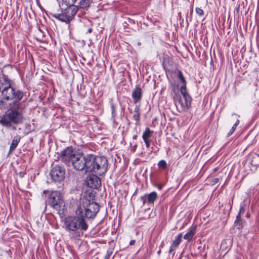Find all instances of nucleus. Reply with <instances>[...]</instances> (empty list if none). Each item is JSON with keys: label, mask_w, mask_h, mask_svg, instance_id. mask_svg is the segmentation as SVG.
I'll return each instance as SVG.
<instances>
[{"label": "nucleus", "mask_w": 259, "mask_h": 259, "mask_svg": "<svg viewBox=\"0 0 259 259\" xmlns=\"http://www.w3.org/2000/svg\"><path fill=\"white\" fill-rule=\"evenodd\" d=\"M59 156L63 163L67 165L71 164L76 170L94 172L102 176L108 169V162L105 156H96L92 154H80L71 146L63 150Z\"/></svg>", "instance_id": "nucleus-1"}, {"label": "nucleus", "mask_w": 259, "mask_h": 259, "mask_svg": "<svg viewBox=\"0 0 259 259\" xmlns=\"http://www.w3.org/2000/svg\"><path fill=\"white\" fill-rule=\"evenodd\" d=\"M64 225L65 230L69 232L75 233L77 236H79V233H82L86 231L89 226L85 219L79 215L75 216H68L64 220Z\"/></svg>", "instance_id": "nucleus-2"}, {"label": "nucleus", "mask_w": 259, "mask_h": 259, "mask_svg": "<svg viewBox=\"0 0 259 259\" xmlns=\"http://www.w3.org/2000/svg\"><path fill=\"white\" fill-rule=\"evenodd\" d=\"M0 94L4 99L6 100H14L15 103H18L23 97L22 91L16 90L11 87L8 78L5 76L0 77Z\"/></svg>", "instance_id": "nucleus-3"}, {"label": "nucleus", "mask_w": 259, "mask_h": 259, "mask_svg": "<svg viewBox=\"0 0 259 259\" xmlns=\"http://www.w3.org/2000/svg\"><path fill=\"white\" fill-rule=\"evenodd\" d=\"M82 205L77 206L75 213L79 215L83 219H94L99 211V205L94 202H91L87 198H83Z\"/></svg>", "instance_id": "nucleus-4"}, {"label": "nucleus", "mask_w": 259, "mask_h": 259, "mask_svg": "<svg viewBox=\"0 0 259 259\" xmlns=\"http://www.w3.org/2000/svg\"><path fill=\"white\" fill-rule=\"evenodd\" d=\"M177 76L181 80V81L183 85L180 89L182 98H181L178 101H176V104L177 106V104H178L183 109L188 108L191 106L192 98L190 95L187 92L186 80L181 70H178Z\"/></svg>", "instance_id": "nucleus-5"}, {"label": "nucleus", "mask_w": 259, "mask_h": 259, "mask_svg": "<svg viewBox=\"0 0 259 259\" xmlns=\"http://www.w3.org/2000/svg\"><path fill=\"white\" fill-rule=\"evenodd\" d=\"M48 202L52 208L59 214L63 213L65 207V203L61 194L58 191L51 193L48 199Z\"/></svg>", "instance_id": "nucleus-6"}, {"label": "nucleus", "mask_w": 259, "mask_h": 259, "mask_svg": "<svg viewBox=\"0 0 259 259\" xmlns=\"http://www.w3.org/2000/svg\"><path fill=\"white\" fill-rule=\"evenodd\" d=\"M78 10V7L77 6H67L66 8L62 9L61 13H55L52 15L54 18L68 24L74 19Z\"/></svg>", "instance_id": "nucleus-7"}, {"label": "nucleus", "mask_w": 259, "mask_h": 259, "mask_svg": "<svg viewBox=\"0 0 259 259\" xmlns=\"http://www.w3.org/2000/svg\"><path fill=\"white\" fill-rule=\"evenodd\" d=\"M22 114L16 109L11 110L6 116L0 118V123L3 126L9 127L12 123L18 124L22 122Z\"/></svg>", "instance_id": "nucleus-8"}, {"label": "nucleus", "mask_w": 259, "mask_h": 259, "mask_svg": "<svg viewBox=\"0 0 259 259\" xmlns=\"http://www.w3.org/2000/svg\"><path fill=\"white\" fill-rule=\"evenodd\" d=\"M65 169L59 165H56L52 167L50 175L55 182L63 181L65 178Z\"/></svg>", "instance_id": "nucleus-9"}, {"label": "nucleus", "mask_w": 259, "mask_h": 259, "mask_svg": "<svg viewBox=\"0 0 259 259\" xmlns=\"http://www.w3.org/2000/svg\"><path fill=\"white\" fill-rule=\"evenodd\" d=\"M87 185L90 188L97 189L101 185L100 178L96 175L92 174L88 176L86 179Z\"/></svg>", "instance_id": "nucleus-10"}, {"label": "nucleus", "mask_w": 259, "mask_h": 259, "mask_svg": "<svg viewBox=\"0 0 259 259\" xmlns=\"http://www.w3.org/2000/svg\"><path fill=\"white\" fill-rule=\"evenodd\" d=\"M157 197V193L154 191L149 194H146L143 196H141L140 199L143 202V206H144L146 203H147L148 205L153 204Z\"/></svg>", "instance_id": "nucleus-11"}, {"label": "nucleus", "mask_w": 259, "mask_h": 259, "mask_svg": "<svg viewBox=\"0 0 259 259\" xmlns=\"http://www.w3.org/2000/svg\"><path fill=\"white\" fill-rule=\"evenodd\" d=\"M132 97L135 104H137L141 101L142 98V92L140 85H136L133 90L132 94Z\"/></svg>", "instance_id": "nucleus-12"}, {"label": "nucleus", "mask_w": 259, "mask_h": 259, "mask_svg": "<svg viewBox=\"0 0 259 259\" xmlns=\"http://www.w3.org/2000/svg\"><path fill=\"white\" fill-rule=\"evenodd\" d=\"M20 140L21 137L19 135H17L14 137L10 146L8 155H10L15 150Z\"/></svg>", "instance_id": "nucleus-13"}, {"label": "nucleus", "mask_w": 259, "mask_h": 259, "mask_svg": "<svg viewBox=\"0 0 259 259\" xmlns=\"http://www.w3.org/2000/svg\"><path fill=\"white\" fill-rule=\"evenodd\" d=\"M196 226H192L189 231L184 235V238L188 241H191L196 234Z\"/></svg>", "instance_id": "nucleus-14"}, {"label": "nucleus", "mask_w": 259, "mask_h": 259, "mask_svg": "<svg viewBox=\"0 0 259 259\" xmlns=\"http://www.w3.org/2000/svg\"><path fill=\"white\" fill-rule=\"evenodd\" d=\"M249 156L251 158L250 164L253 166H259V154L253 153L251 154Z\"/></svg>", "instance_id": "nucleus-15"}, {"label": "nucleus", "mask_w": 259, "mask_h": 259, "mask_svg": "<svg viewBox=\"0 0 259 259\" xmlns=\"http://www.w3.org/2000/svg\"><path fill=\"white\" fill-rule=\"evenodd\" d=\"M153 134V131L150 130L149 127H146L145 131L144 132L142 138L143 140H149Z\"/></svg>", "instance_id": "nucleus-16"}, {"label": "nucleus", "mask_w": 259, "mask_h": 259, "mask_svg": "<svg viewBox=\"0 0 259 259\" xmlns=\"http://www.w3.org/2000/svg\"><path fill=\"white\" fill-rule=\"evenodd\" d=\"M182 233H180L172 241V246L174 248H177L180 245L182 241Z\"/></svg>", "instance_id": "nucleus-17"}, {"label": "nucleus", "mask_w": 259, "mask_h": 259, "mask_svg": "<svg viewBox=\"0 0 259 259\" xmlns=\"http://www.w3.org/2000/svg\"><path fill=\"white\" fill-rule=\"evenodd\" d=\"M91 0H80L79 3V6L80 8L85 9L90 6Z\"/></svg>", "instance_id": "nucleus-18"}, {"label": "nucleus", "mask_w": 259, "mask_h": 259, "mask_svg": "<svg viewBox=\"0 0 259 259\" xmlns=\"http://www.w3.org/2000/svg\"><path fill=\"white\" fill-rule=\"evenodd\" d=\"M234 224L236 227H237V228L238 229H241L242 228L241 216L239 214H237L236 220L234 222Z\"/></svg>", "instance_id": "nucleus-19"}, {"label": "nucleus", "mask_w": 259, "mask_h": 259, "mask_svg": "<svg viewBox=\"0 0 259 259\" xmlns=\"http://www.w3.org/2000/svg\"><path fill=\"white\" fill-rule=\"evenodd\" d=\"M133 119L136 121L135 124L136 125L140 124V118H141V113H134L133 115Z\"/></svg>", "instance_id": "nucleus-20"}, {"label": "nucleus", "mask_w": 259, "mask_h": 259, "mask_svg": "<svg viewBox=\"0 0 259 259\" xmlns=\"http://www.w3.org/2000/svg\"><path fill=\"white\" fill-rule=\"evenodd\" d=\"M62 2L66 6L70 7L74 6L76 0H62Z\"/></svg>", "instance_id": "nucleus-21"}, {"label": "nucleus", "mask_w": 259, "mask_h": 259, "mask_svg": "<svg viewBox=\"0 0 259 259\" xmlns=\"http://www.w3.org/2000/svg\"><path fill=\"white\" fill-rule=\"evenodd\" d=\"M158 166L159 168L164 169L167 167V163L165 160H161L158 162Z\"/></svg>", "instance_id": "nucleus-22"}, {"label": "nucleus", "mask_w": 259, "mask_h": 259, "mask_svg": "<svg viewBox=\"0 0 259 259\" xmlns=\"http://www.w3.org/2000/svg\"><path fill=\"white\" fill-rule=\"evenodd\" d=\"M244 211H245V204L242 203L240 205L239 211L238 214H239L241 216V214L244 213Z\"/></svg>", "instance_id": "nucleus-23"}, {"label": "nucleus", "mask_w": 259, "mask_h": 259, "mask_svg": "<svg viewBox=\"0 0 259 259\" xmlns=\"http://www.w3.org/2000/svg\"><path fill=\"white\" fill-rule=\"evenodd\" d=\"M196 13L199 16H202L204 15V12L202 9L199 8H196Z\"/></svg>", "instance_id": "nucleus-24"}, {"label": "nucleus", "mask_w": 259, "mask_h": 259, "mask_svg": "<svg viewBox=\"0 0 259 259\" xmlns=\"http://www.w3.org/2000/svg\"><path fill=\"white\" fill-rule=\"evenodd\" d=\"M110 105H111V112H112V116L114 117L115 116V106L112 102H111Z\"/></svg>", "instance_id": "nucleus-25"}, {"label": "nucleus", "mask_w": 259, "mask_h": 259, "mask_svg": "<svg viewBox=\"0 0 259 259\" xmlns=\"http://www.w3.org/2000/svg\"><path fill=\"white\" fill-rule=\"evenodd\" d=\"M4 98L2 97H0V110H2L5 108V102L4 101Z\"/></svg>", "instance_id": "nucleus-26"}, {"label": "nucleus", "mask_w": 259, "mask_h": 259, "mask_svg": "<svg viewBox=\"0 0 259 259\" xmlns=\"http://www.w3.org/2000/svg\"><path fill=\"white\" fill-rule=\"evenodd\" d=\"M134 113H141L140 106L139 105H136L134 111Z\"/></svg>", "instance_id": "nucleus-27"}, {"label": "nucleus", "mask_w": 259, "mask_h": 259, "mask_svg": "<svg viewBox=\"0 0 259 259\" xmlns=\"http://www.w3.org/2000/svg\"><path fill=\"white\" fill-rule=\"evenodd\" d=\"M236 128V127L233 126L230 131H229V132L227 134V137H228L230 136L234 133Z\"/></svg>", "instance_id": "nucleus-28"}, {"label": "nucleus", "mask_w": 259, "mask_h": 259, "mask_svg": "<svg viewBox=\"0 0 259 259\" xmlns=\"http://www.w3.org/2000/svg\"><path fill=\"white\" fill-rule=\"evenodd\" d=\"M112 253V252L111 251L108 250L107 251V254L105 256V259H109L110 256H111Z\"/></svg>", "instance_id": "nucleus-29"}, {"label": "nucleus", "mask_w": 259, "mask_h": 259, "mask_svg": "<svg viewBox=\"0 0 259 259\" xmlns=\"http://www.w3.org/2000/svg\"><path fill=\"white\" fill-rule=\"evenodd\" d=\"M143 140L146 144V147L149 148L150 147V140Z\"/></svg>", "instance_id": "nucleus-30"}, {"label": "nucleus", "mask_w": 259, "mask_h": 259, "mask_svg": "<svg viewBox=\"0 0 259 259\" xmlns=\"http://www.w3.org/2000/svg\"><path fill=\"white\" fill-rule=\"evenodd\" d=\"M219 182V179L218 178H213L212 180V183L213 184H215L216 183H218V182Z\"/></svg>", "instance_id": "nucleus-31"}, {"label": "nucleus", "mask_w": 259, "mask_h": 259, "mask_svg": "<svg viewBox=\"0 0 259 259\" xmlns=\"http://www.w3.org/2000/svg\"><path fill=\"white\" fill-rule=\"evenodd\" d=\"M239 122H240L239 120L238 119H237V121H236L235 123L233 125V126L236 127L237 126L239 123Z\"/></svg>", "instance_id": "nucleus-32"}, {"label": "nucleus", "mask_w": 259, "mask_h": 259, "mask_svg": "<svg viewBox=\"0 0 259 259\" xmlns=\"http://www.w3.org/2000/svg\"><path fill=\"white\" fill-rule=\"evenodd\" d=\"M92 30L93 29L92 28H89L87 30V33H91L92 32Z\"/></svg>", "instance_id": "nucleus-33"}, {"label": "nucleus", "mask_w": 259, "mask_h": 259, "mask_svg": "<svg viewBox=\"0 0 259 259\" xmlns=\"http://www.w3.org/2000/svg\"><path fill=\"white\" fill-rule=\"evenodd\" d=\"M172 247H174L173 246H172V245L171 246L170 248V249L169 250V253H170L172 252V251H173V248Z\"/></svg>", "instance_id": "nucleus-34"}, {"label": "nucleus", "mask_w": 259, "mask_h": 259, "mask_svg": "<svg viewBox=\"0 0 259 259\" xmlns=\"http://www.w3.org/2000/svg\"><path fill=\"white\" fill-rule=\"evenodd\" d=\"M135 240H132V241H131L130 244V245H134L135 244Z\"/></svg>", "instance_id": "nucleus-35"}, {"label": "nucleus", "mask_w": 259, "mask_h": 259, "mask_svg": "<svg viewBox=\"0 0 259 259\" xmlns=\"http://www.w3.org/2000/svg\"><path fill=\"white\" fill-rule=\"evenodd\" d=\"M164 242H162L161 244L160 247H161V248L163 247V246L164 245Z\"/></svg>", "instance_id": "nucleus-36"}, {"label": "nucleus", "mask_w": 259, "mask_h": 259, "mask_svg": "<svg viewBox=\"0 0 259 259\" xmlns=\"http://www.w3.org/2000/svg\"><path fill=\"white\" fill-rule=\"evenodd\" d=\"M157 253H158V254H160V253H161V249H160L158 251V252H157Z\"/></svg>", "instance_id": "nucleus-37"}, {"label": "nucleus", "mask_w": 259, "mask_h": 259, "mask_svg": "<svg viewBox=\"0 0 259 259\" xmlns=\"http://www.w3.org/2000/svg\"><path fill=\"white\" fill-rule=\"evenodd\" d=\"M137 136L135 135V136L133 137V139H137Z\"/></svg>", "instance_id": "nucleus-38"}, {"label": "nucleus", "mask_w": 259, "mask_h": 259, "mask_svg": "<svg viewBox=\"0 0 259 259\" xmlns=\"http://www.w3.org/2000/svg\"><path fill=\"white\" fill-rule=\"evenodd\" d=\"M236 259H238V258H237Z\"/></svg>", "instance_id": "nucleus-39"}]
</instances>
